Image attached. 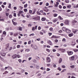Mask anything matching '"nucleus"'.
<instances>
[{"label":"nucleus","instance_id":"nucleus-1","mask_svg":"<svg viewBox=\"0 0 78 78\" xmlns=\"http://www.w3.org/2000/svg\"><path fill=\"white\" fill-rule=\"evenodd\" d=\"M32 19H34V20H40V17L37 16L36 17H35L34 18H33Z\"/></svg>","mask_w":78,"mask_h":78},{"label":"nucleus","instance_id":"nucleus-2","mask_svg":"<svg viewBox=\"0 0 78 78\" xmlns=\"http://www.w3.org/2000/svg\"><path fill=\"white\" fill-rule=\"evenodd\" d=\"M46 60L47 61V62H51V60L50 59V58L49 57H48L46 58Z\"/></svg>","mask_w":78,"mask_h":78},{"label":"nucleus","instance_id":"nucleus-3","mask_svg":"<svg viewBox=\"0 0 78 78\" xmlns=\"http://www.w3.org/2000/svg\"><path fill=\"white\" fill-rule=\"evenodd\" d=\"M12 58L13 59H16V58H17V55L15 54L12 55Z\"/></svg>","mask_w":78,"mask_h":78},{"label":"nucleus","instance_id":"nucleus-4","mask_svg":"<svg viewBox=\"0 0 78 78\" xmlns=\"http://www.w3.org/2000/svg\"><path fill=\"white\" fill-rule=\"evenodd\" d=\"M9 44L8 43L6 44V47L5 48L6 50H8L9 48Z\"/></svg>","mask_w":78,"mask_h":78},{"label":"nucleus","instance_id":"nucleus-5","mask_svg":"<svg viewBox=\"0 0 78 78\" xmlns=\"http://www.w3.org/2000/svg\"><path fill=\"white\" fill-rule=\"evenodd\" d=\"M74 58H75V56H72L71 58H70L69 59L70 60V61H72V60H73Z\"/></svg>","mask_w":78,"mask_h":78},{"label":"nucleus","instance_id":"nucleus-6","mask_svg":"<svg viewBox=\"0 0 78 78\" xmlns=\"http://www.w3.org/2000/svg\"><path fill=\"white\" fill-rule=\"evenodd\" d=\"M68 55H71L73 54V52L72 51H69L68 52Z\"/></svg>","mask_w":78,"mask_h":78},{"label":"nucleus","instance_id":"nucleus-7","mask_svg":"<svg viewBox=\"0 0 78 78\" xmlns=\"http://www.w3.org/2000/svg\"><path fill=\"white\" fill-rule=\"evenodd\" d=\"M66 32L67 33H70L71 32V30H69L68 29H67L66 30Z\"/></svg>","mask_w":78,"mask_h":78},{"label":"nucleus","instance_id":"nucleus-8","mask_svg":"<svg viewBox=\"0 0 78 78\" xmlns=\"http://www.w3.org/2000/svg\"><path fill=\"white\" fill-rule=\"evenodd\" d=\"M62 30L63 31H66V30H67V29L64 27H63L62 28Z\"/></svg>","mask_w":78,"mask_h":78},{"label":"nucleus","instance_id":"nucleus-9","mask_svg":"<svg viewBox=\"0 0 78 78\" xmlns=\"http://www.w3.org/2000/svg\"><path fill=\"white\" fill-rule=\"evenodd\" d=\"M69 36V37H72V36H73V34L72 33H71L68 34Z\"/></svg>","mask_w":78,"mask_h":78},{"label":"nucleus","instance_id":"nucleus-10","mask_svg":"<svg viewBox=\"0 0 78 78\" xmlns=\"http://www.w3.org/2000/svg\"><path fill=\"white\" fill-rule=\"evenodd\" d=\"M76 44V43H75V42L72 41L71 43V45H75Z\"/></svg>","mask_w":78,"mask_h":78},{"label":"nucleus","instance_id":"nucleus-11","mask_svg":"<svg viewBox=\"0 0 78 78\" xmlns=\"http://www.w3.org/2000/svg\"><path fill=\"white\" fill-rule=\"evenodd\" d=\"M0 55H1L2 56H5L6 55V53H3L2 54V53H0Z\"/></svg>","mask_w":78,"mask_h":78},{"label":"nucleus","instance_id":"nucleus-12","mask_svg":"<svg viewBox=\"0 0 78 78\" xmlns=\"http://www.w3.org/2000/svg\"><path fill=\"white\" fill-rule=\"evenodd\" d=\"M13 20H12V22L13 24L14 25H15V26L16 25H17V23H16V22H14L13 21Z\"/></svg>","mask_w":78,"mask_h":78},{"label":"nucleus","instance_id":"nucleus-13","mask_svg":"<svg viewBox=\"0 0 78 78\" xmlns=\"http://www.w3.org/2000/svg\"><path fill=\"white\" fill-rule=\"evenodd\" d=\"M18 30L20 31H22V28L20 27H18Z\"/></svg>","mask_w":78,"mask_h":78},{"label":"nucleus","instance_id":"nucleus-14","mask_svg":"<svg viewBox=\"0 0 78 78\" xmlns=\"http://www.w3.org/2000/svg\"><path fill=\"white\" fill-rule=\"evenodd\" d=\"M48 44H49L50 45H52V43H51V42L50 41H48Z\"/></svg>","mask_w":78,"mask_h":78},{"label":"nucleus","instance_id":"nucleus-15","mask_svg":"<svg viewBox=\"0 0 78 78\" xmlns=\"http://www.w3.org/2000/svg\"><path fill=\"white\" fill-rule=\"evenodd\" d=\"M77 22V21H76L75 20H74L73 21V25H75V23H76Z\"/></svg>","mask_w":78,"mask_h":78},{"label":"nucleus","instance_id":"nucleus-16","mask_svg":"<svg viewBox=\"0 0 78 78\" xmlns=\"http://www.w3.org/2000/svg\"><path fill=\"white\" fill-rule=\"evenodd\" d=\"M69 21L68 20H66L65 22V23L66 24H69Z\"/></svg>","mask_w":78,"mask_h":78},{"label":"nucleus","instance_id":"nucleus-17","mask_svg":"<svg viewBox=\"0 0 78 78\" xmlns=\"http://www.w3.org/2000/svg\"><path fill=\"white\" fill-rule=\"evenodd\" d=\"M62 58H60L59 59V61L58 62L59 64H60V63H61V62H62Z\"/></svg>","mask_w":78,"mask_h":78},{"label":"nucleus","instance_id":"nucleus-18","mask_svg":"<svg viewBox=\"0 0 78 78\" xmlns=\"http://www.w3.org/2000/svg\"><path fill=\"white\" fill-rule=\"evenodd\" d=\"M25 51H26L27 52H28V51H30V49H26L25 50Z\"/></svg>","mask_w":78,"mask_h":78},{"label":"nucleus","instance_id":"nucleus-19","mask_svg":"<svg viewBox=\"0 0 78 78\" xmlns=\"http://www.w3.org/2000/svg\"><path fill=\"white\" fill-rule=\"evenodd\" d=\"M49 30H50V31H53V28H52V27H51V28L49 29Z\"/></svg>","mask_w":78,"mask_h":78},{"label":"nucleus","instance_id":"nucleus-20","mask_svg":"<svg viewBox=\"0 0 78 78\" xmlns=\"http://www.w3.org/2000/svg\"><path fill=\"white\" fill-rule=\"evenodd\" d=\"M36 59H37V61H39V60H40V58L38 56H37L36 58Z\"/></svg>","mask_w":78,"mask_h":78},{"label":"nucleus","instance_id":"nucleus-21","mask_svg":"<svg viewBox=\"0 0 78 78\" xmlns=\"http://www.w3.org/2000/svg\"><path fill=\"white\" fill-rule=\"evenodd\" d=\"M58 18L60 19V20H63V19H62V18L61 17V16H58Z\"/></svg>","mask_w":78,"mask_h":78},{"label":"nucleus","instance_id":"nucleus-22","mask_svg":"<svg viewBox=\"0 0 78 78\" xmlns=\"http://www.w3.org/2000/svg\"><path fill=\"white\" fill-rule=\"evenodd\" d=\"M53 22L55 23V22H56V21H57V20L56 19H55L53 20Z\"/></svg>","mask_w":78,"mask_h":78},{"label":"nucleus","instance_id":"nucleus-23","mask_svg":"<svg viewBox=\"0 0 78 78\" xmlns=\"http://www.w3.org/2000/svg\"><path fill=\"white\" fill-rule=\"evenodd\" d=\"M62 42H66V40L65 38H64L62 40Z\"/></svg>","mask_w":78,"mask_h":78},{"label":"nucleus","instance_id":"nucleus-24","mask_svg":"<svg viewBox=\"0 0 78 78\" xmlns=\"http://www.w3.org/2000/svg\"><path fill=\"white\" fill-rule=\"evenodd\" d=\"M41 20H42V21H45V18H42L41 19Z\"/></svg>","mask_w":78,"mask_h":78},{"label":"nucleus","instance_id":"nucleus-25","mask_svg":"<svg viewBox=\"0 0 78 78\" xmlns=\"http://www.w3.org/2000/svg\"><path fill=\"white\" fill-rule=\"evenodd\" d=\"M16 47L17 48H20V45H18Z\"/></svg>","mask_w":78,"mask_h":78},{"label":"nucleus","instance_id":"nucleus-26","mask_svg":"<svg viewBox=\"0 0 78 78\" xmlns=\"http://www.w3.org/2000/svg\"><path fill=\"white\" fill-rule=\"evenodd\" d=\"M74 52H77L78 51V49H76L74 50Z\"/></svg>","mask_w":78,"mask_h":78},{"label":"nucleus","instance_id":"nucleus-27","mask_svg":"<svg viewBox=\"0 0 78 78\" xmlns=\"http://www.w3.org/2000/svg\"><path fill=\"white\" fill-rule=\"evenodd\" d=\"M18 34H19L18 33H17L16 34H15L14 36H18Z\"/></svg>","mask_w":78,"mask_h":78},{"label":"nucleus","instance_id":"nucleus-28","mask_svg":"<svg viewBox=\"0 0 78 78\" xmlns=\"http://www.w3.org/2000/svg\"><path fill=\"white\" fill-rule=\"evenodd\" d=\"M0 21H4L3 19L2 18H0Z\"/></svg>","mask_w":78,"mask_h":78},{"label":"nucleus","instance_id":"nucleus-29","mask_svg":"<svg viewBox=\"0 0 78 78\" xmlns=\"http://www.w3.org/2000/svg\"><path fill=\"white\" fill-rule=\"evenodd\" d=\"M65 71H66V69H64L62 71H61V73H62L63 72H65Z\"/></svg>","mask_w":78,"mask_h":78},{"label":"nucleus","instance_id":"nucleus-30","mask_svg":"<svg viewBox=\"0 0 78 78\" xmlns=\"http://www.w3.org/2000/svg\"><path fill=\"white\" fill-rule=\"evenodd\" d=\"M39 66H36V68L37 69H39Z\"/></svg>","mask_w":78,"mask_h":78},{"label":"nucleus","instance_id":"nucleus-31","mask_svg":"<svg viewBox=\"0 0 78 78\" xmlns=\"http://www.w3.org/2000/svg\"><path fill=\"white\" fill-rule=\"evenodd\" d=\"M12 49V47H10L9 49V51H11V50Z\"/></svg>","mask_w":78,"mask_h":78},{"label":"nucleus","instance_id":"nucleus-32","mask_svg":"<svg viewBox=\"0 0 78 78\" xmlns=\"http://www.w3.org/2000/svg\"><path fill=\"white\" fill-rule=\"evenodd\" d=\"M58 70L59 71H61V68L58 67Z\"/></svg>","mask_w":78,"mask_h":78},{"label":"nucleus","instance_id":"nucleus-33","mask_svg":"<svg viewBox=\"0 0 78 78\" xmlns=\"http://www.w3.org/2000/svg\"><path fill=\"white\" fill-rule=\"evenodd\" d=\"M53 16L54 17H56L58 16V15L56 14H54Z\"/></svg>","mask_w":78,"mask_h":78},{"label":"nucleus","instance_id":"nucleus-34","mask_svg":"<svg viewBox=\"0 0 78 78\" xmlns=\"http://www.w3.org/2000/svg\"><path fill=\"white\" fill-rule=\"evenodd\" d=\"M11 4H9V5L8 6V8H11Z\"/></svg>","mask_w":78,"mask_h":78},{"label":"nucleus","instance_id":"nucleus-35","mask_svg":"<svg viewBox=\"0 0 78 78\" xmlns=\"http://www.w3.org/2000/svg\"><path fill=\"white\" fill-rule=\"evenodd\" d=\"M17 57L18 58H20V55H16V58Z\"/></svg>","mask_w":78,"mask_h":78},{"label":"nucleus","instance_id":"nucleus-36","mask_svg":"<svg viewBox=\"0 0 78 78\" xmlns=\"http://www.w3.org/2000/svg\"><path fill=\"white\" fill-rule=\"evenodd\" d=\"M34 36V34H32L30 35V36Z\"/></svg>","mask_w":78,"mask_h":78},{"label":"nucleus","instance_id":"nucleus-37","mask_svg":"<svg viewBox=\"0 0 78 78\" xmlns=\"http://www.w3.org/2000/svg\"><path fill=\"white\" fill-rule=\"evenodd\" d=\"M33 62H35V63H36V62H37V61H36V60H33Z\"/></svg>","mask_w":78,"mask_h":78},{"label":"nucleus","instance_id":"nucleus-38","mask_svg":"<svg viewBox=\"0 0 78 78\" xmlns=\"http://www.w3.org/2000/svg\"><path fill=\"white\" fill-rule=\"evenodd\" d=\"M62 68H64V69H65V68H66V66H65V65H62Z\"/></svg>","mask_w":78,"mask_h":78},{"label":"nucleus","instance_id":"nucleus-39","mask_svg":"<svg viewBox=\"0 0 78 78\" xmlns=\"http://www.w3.org/2000/svg\"><path fill=\"white\" fill-rule=\"evenodd\" d=\"M10 34L11 36H12L13 35V33L12 32H10Z\"/></svg>","mask_w":78,"mask_h":78},{"label":"nucleus","instance_id":"nucleus-40","mask_svg":"<svg viewBox=\"0 0 78 78\" xmlns=\"http://www.w3.org/2000/svg\"><path fill=\"white\" fill-rule=\"evenodd\" d=\"M27 4H26L24 5V7L27 8Z\"/></svg>","mask_w":78,"mask_h":78},{"label":"nucleus","instance_id":"nucleus-41","mask_svg":"<svg viewBox=\"0 0 78 78\" xmlns=\"http://www.w3.org/2000/svg\"><path fill=\"white\" fill-rule=\"evenodd\" d=\"M55 42L57 43L58 42V40L57 39H55Z\"/></svg>","mask_w":78,"mask_h":78},{"label":"nucleus","instance_id":"nucleus-42","mask_svg":"<svg viewBox=\"0 0 78 78\" xmlns=\"http://www.w3.org/2000/svg\"><path fill=\"white\" fill-rule=\"evenodd\" d=\"M78 31V30H77V29L76 30L74 31V33H76V32H77V31Z\"/></svg>","mask_w":78,"mask_h":78},{"label":"nucleus","instance_id":"nucleus-43","mask_svg":"<svg viewBox=\"0 0 78 78\" xmlns=\"http://www.w3.org/2000/svg\"><path fill=\"white\" fill-rule=\"evenodd\" d=\"M71 7V5H69L67 6L68 8H70Z\"/></svg>","mask_w":78,"mask_h":78},{"label":"nucleus","instance_id":"nucleus-44","mask_svg":"<svg viewBox=\"0 0 78 78\" xmlns=\"http://www.w3.org/2000/svg\"><path fill=\"white\" fill-rule=\"evenodd\" d=\"M9 17V18H10V19H11V18H12V15H10Z\"/></svg>","mask_w":78,"mask_h":78},{"label":"nucleus","instance_id":"nucleus-45","mask_svg":"<svg viewBox=\"0 0 78 78\" xmlns=\"http://www.w3.org/2000/svg\"><path fill=\"white\" fill-rule=\"evenodd\" d=\"M13 16L14 17H16V13H14Z\"/></svg>","mask_w":78,"mask_h":78},{"label":"nucleus","instance_id":"nucleus-46","mask_svg":"<svg viewBox=\"0 0 78 78\" xmlns=\"http://www.w3.org/2000/svg\"><path fill=\"white\" fill-rule=\"evenodd\" d=\"M52 51L53 52H55V51H56V50L55 49H53Z\"/></svg>","mask_w":78,"mask_h":78},{"label":"nucleus","instance_id":"nucleus-47","mask_svg":"<svg viewBox=\"0 0 78 78\" xmlns=\"http://www.w3.org/2000/svg\"><path fill=\"white\" fill-rule=\"evenodd\" d=\"M18 61L20 63L21 62H22V60L20 59H19L18 60Z\"/></svg>","mask_w":78,"mask_h":78},{"label":"nucleus","instance_id":"nucleus-48","mask_svg":"<svg viewBox=\"0 0 78 78\" xmlns=\"http://www.w3.org/2000/svg\"><path fill=\"white\" fill-rule=\"evenodd\" d=\"M16 74H17V75H21V73H16Z\"/></svg>","mask_w":78,"mask_h":78},{"label":"nucleus","instance_id":"nucleus-49","mask_svg":"<svg viewBox=\"0 0 78 78\" xmlns=\"http://www.w3.org/2000/svg\"><path fill=\"white\" fill-rule=\"evenodd\" d=\"M70 11H71V10H68L66 11L67 12H70Z\"/></svg>","mask_w":78,"mask_h":78},{"label":"nucleus","instance_id":"nucleus-50","mask_svg":"<svg viewBox=\"0 0 78 78\" xmlns=\"http://www.w3.org/2000/svg\"><path fill=\"white\" fill-rule=\"evenodd\" d=\"M71 68H74V66L73 65L70 66Z\"/></svg>","mask_w":78,"mask_h":78},{"label":"nucleus","instance_id":"nucleus-51","mask_svg":"<svg viewBox=\"0 0 78 78\" xmlns=\"http://www.w3.org/2000/svg\"><path fill=\"white\" fill-rule=\"evenodd\" d=\"M6 34V33L5 31H4L3 32V34Z\"/></svg>","mask_w":78,"mask_h":78},{"label":"nucleus","instance_id":"nucleus-52","mask_svg":"<svg viewBox=\"0 0 78 78\" xmlns=\"http://www.w3.org/2000/svg\"><path fill=\"white\" fill-rule=\"evenodd\" d=\"M13 9H15V10H16V9H17V7H14V8H13Z\"/></svg>","mask_w":78,"mask_h":78},{"label":"nucleus","instance_id":"nucleus-53","mask_svg":"<svg viewBox=\"0 0 78 78\" xmlns=\"http://www.w3.org/2000/svg\"><path fill=\"white\" fill-rule=\"evenodd\" d=\"M48 5H49V4L48 3H47L46 4V6H48Z\"/></svg>","mask_w":78,"mask_h":78},{"label":"nucleus","instance_id":"nucleus-54","mask_svg":"<svg viewBox=\"0 0 78 78\" xmlns=\"http://www.w3.org/2000/svg\"><path fill=\"white\" fill-rule=\"evenodd\" d=\"M41 74L40 73H38L37 74V76H41Z\"/></svg>","mask_w":78,"mask_h":78},{"label":"nucleus","instance_id":"nucleus-55","mask_svg":"<svg viewBox=\"0 0 78 78\" xmlns=\"http://www.w3.org/2000/svg\"><path fill=\"white\" fill-rule=\"evenodd\" d=\"M53 67H54V68H56V66L55 64H54L53 65Z\"/></svg>","mask_w":78,"mask_h":78},{"label":"nucleus","instance_id":"nucleus-56","mask_svg":"<svg viewBox=\"0 0 78 78\" xmlns=\"http://www.w3.org/2000/svg\"><path fill=\"white\" fill-rule=\"evenodd\" d=\"M1 61H4V58L2 57L1 58Z\"/></svg>","mask_w":78,"mask_h":78},{"label":"nucleus","instance_id":"nucleus-57","mask_svg":"<svg viewBox=\"0 0 78 78\" xmlns=\"http://www.w3.org/2000/svg\"><path fill=\"white\" fill-rule=\"evenodd\" d=\"M43 15H44V16H45L46 15V13H45V12H44L42 14Z\"/></svg>","mask_w":78,"mask_h":78},{"label":"nucleus","instance_id":"nucleus-58","mask_svg":"<svg viewBox=\"0 0 78 78\" xmlns=\"http://www.w3.org/2000/svg\"><path fill=\"white\" fill-rule=\"evenodd\" d=\"M46 51H48L49 52H50V50L49 49H46Z\"/></svg>","mask_w":78,"mask_h":78},{"label":"nucleus","instance_id":"nucleus-59","mask_svg":"<svg viewBox=\"0 0 78 78\" xmlns=\"http://www.w3.org/2000/svg\"><path fill=\"white\" fill-rule=\"evenodd\" d=\"M31 59H32V57H30L28 58V60L29 61H30V60H31Z\"/></svg>","mask_w":78,"mask_h":78},{"label":"nucleus","instance_id":"nucleus-60","mask_svg":"<svg viewBox=\"0 0 78 78\" xmlns=\"http://www.w3.org/2000/svg\"><path fill=\"white\" fill-rule=\"evenodd\" d=\"M23 12V11H20L19 12L20 14H22Z\"/></svg>","mask_w":78,"mask_h":78},{"label":"nucleus","instance_id":"nucleus-61","mask_svg":"<svg viewBox=\"0 0 78 78\" xmlns=\"http://www.w3.org/2000/svg\"><path fill=\"white\" fill-rule=\"evenodd\" d=\"M24 11H25V12H27V9H24Z\"/></svg>","mask_w":78,"mask_h":78},{"label":"nucleus","instance_id":"nucleus-62","mask_svg":"<svg viewBox=\"0 0 78 78\" xmlns=\"http://www.w3.org/2000/svg\"><path fill=\"white\" fill-rule=\"evenodd\" d=\"M41 28L40 27H38V30H41Z\"/></svg>","mask_w":78,"mask_h":78},{"label":"nucleus","instance_id":"nucleus-63","mask_svg":"<svg viewBox=\"0 0 78 78\" xmlns=\"http://www.w3.org/2000/svg\"><path fill=\"white\" fill-rule=\"evenodd\" d=\"M48 34H49V35L50 36H51V34H52V33H48Z\"/></svg>","mask_w":78,"mask_h":78},{"label":"nucleus","instance_id":"nucleus-64","mask_svg":"<svg viewBox=\"0 0 78 78\" xmlns=\"http://www.w3.org/2000/svg\"><path fill=\"white\" fill-rule=\"evenodd\" d=\"M65 2H66V3H69V0H66Z\"/></svg>","mask_w":78,"mask_h":78}]
</instances>
